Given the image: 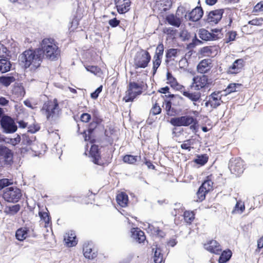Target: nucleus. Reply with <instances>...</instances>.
Wrapping results in <instances>:
<instances>
[{"label": "nucleus", "instance_id": "nucleus-41", "mask_svg": "<svg viewBox=\"0 0 263 263\" xmlns=\"http://www.w3.org/2000/svg\"><path fill=\"white\" fill-rule=\"evenodd\" d=\"M21 140V137L19 135H17V137L14 138H4V142L7 143L11 144L12 145L15 146L20 142Z\"/></svg>", "mask_w": 263, "mask_h": 263}, {"label": "nucleus", "instance_id": "nucleus-44", "mask_svg": "<svg viewBox=\"0 0 263 263\" xmlns=\"http://www.w3.org/2000/svg\"><path fill=\"white\" fill-rule=\"evenodd\" d=\"M212 49L213 47L211 46H206L202 48L201 49V53L204 55L206 57L213 56L212 55Z\"/></svg>", "mask_w": 263, "mask_h": 263}, {"label": "nucleus", "instance_id": "nucleus-24", "mask_svg": "<svg viewBox=\"0 0 263 263\" xmlns=\"http://www.w3.org/2000/svg\"><path fill=\"white\" fill-rule=\"evenodd\" d=\"M116 200L121 206L125 207L128 202V196L125 193L121 192L117 195Z\"/></svg>", "mask_w": 263, "mask_h": 263}, {"label": "nucleus", "instance_id": "nucleus-35", "mask_svg": "<svg viewBox=\"0 0 263 263\" xmlns=\"http://www.w3.org/2000/svg\"><path fill=\"white\" fill-rule=\"evenodd\" d=\"M245 209V204L241 201H238L237 202L234 209L233 211V213H238L241 214Z\"/></svg>", "mask_w": 263, "mask_h": 263}, {"label": "nucleus", "instance_id": "nucleus-52", "mask_svg": "<svg viewBox=\"0 0 263 263\" xmlns=\"http://www.w3.org/2000/svg\"><path fill=\"white\" fill-rule=\"evenodd\" d=\"M191 144H192L191 140H187L184 141V142L181 145V147L182 149L190 151Z\"/></svg>", "mask_w": 263, "mask_h": 263}, {"label": "nucleus", "instance_id": "nucleus-61", "mask_svg": "<svg viewBox=\"0 0 263 263\" xmlns=\"http://www.w3.org/2000/svg\"><path fill=\"white\" fill-rule=\"evenodd\" d=\"M172 103L170 101L166 102L164 104V108L167 111V114L169 115V111H170V109L171 108Z\"/></svg>", "mask_w": 263, "mask_h": 263}, {"label": "nucleus", "instance_id": "nucleus-39", "mask_svg": "<svg viewBox=\"0 0 263 263\" xmlns=\"http://www.w3.org/2000/svg\"><path fill=\"white\" fill-rule=\"evenodd\" d=\"M39 215L41 219L45 222V227H47L50 222V218L48 213L46 212L40 211Z\"/></svg>", "mask_w": 263, "mask_h": 263}, {"label": "nucleus", "instance_id": "nucleus-19", "mask_svg": "<svg viewBox=\"0 0 263 263\" xmlns=\"http://www.w3.org/2000/svg\"><path fill=\"white\" fill-rule=\"evenodd\" d=\"M132 237L139 243H142L146 239L144 233L138 228H133L131 230Z\"/></svg>", "mask_w": 263, "mask_h": 263}, {"label": "nucleus", "instance_id": "nucleus-21", "mask_svg": "<svg viewBox=\"0 0 263 263\" xmlns=\"http://www.w3.org/2000/svg\"><path fill=\"white\" fill-rule=\"evenodd\" d=\"M183 95L193 101L195 105V102L199 101L201 98V93L199 91H183Z\"/></svg>", "mask_w": 263, "mask_h": 263}, {"label": "nucleus", "instance_id": "nucleus-55", "mask_svg": "<svg viewBox=\"0 0 263 263\" xmlns=\"http://www.w3.org/2000/svg\"><path fill=\"white\" fill-rule=\"evenodd\" d=\"M102 90V86L99 87L93 92L91 93V97L93 99H97L99 96V94L101 92Z\"/></svg>", "mask_w": 263, "mask_h": 263}, {"label": "nucleus", "instance_id": "nucleus-50", "mask_svg": "<svg viewBox=\"0 0 263 263\" xmlns=\"http://www.w3.org/2000/svg\"><path fill=\"white\" fill-rule=\"evenodd\" d=\"M161 111V109L160 106L157 105V103H155L153 107L152 108L150 114H152L153 115H156L159 114Z\"/></svg>", "mask_w": 263, "mask_h": 263}, {"label": "nucleus", "instance_id": "nucleus-59", "mask_svg": "<svg viewBox=\"0 0 263 263\" xmlns=\"http://www.w3.org/2000/svg\"><path fill=\"white\" fill-rule=\"evenodd\" d=\"M109 24L112 27H117L120 23V21L117 20L116 18L110 20L108 22Z\"/></svg>", "mask_w": 263, "mask_h": 263}, {"label": "nucleus", "instance_id": "nucleus-15", "mask_svg": "<svg viewBox=\"0 0 263 263\" xmlns=\"http://www.w3.org/2000/svg\"><path fill=\"white\" fill-rule=\"evenodd\" d=\"M203 15V11L201 7H197L187 15L185 14L186 19L196 22L199 20Z\"/></svg>", "mask_w": 263, "mask_h": 263}, {"label": "nucleus", "instance_id": "nucleus-43", "mask_svg": "<svg viewBox=\"0 0 263 263\" xmlns=\"http://www.w3.org/2000/svg\"><path fill=\"white\" fill-rule=\"evenodd\" d=\"M184 218L187 223H191L194 219V214L193 212L185 211L184 213Z\"/></svg>", "mask_w": 263, "mask_h": 263}, {"label": "nucleus", "instance_id": "nucleus-2", "mask_svg": "<svg viewBox=\"0 0 263 263\" xmlns=\"http://www.w3.org/2000/svg\"><path fill=\"white\" fill-rule=\"evenodd\" d=\"M19 60L24 64L25 68L30 67L32 70L39 67L42 62L39 50H26L20 56Z\"/></svg>", "mask_w": 263, "mask_h": 263}, {"label": "nucleus", "instance_id": "nucleus-64", "mask_svg": "<svg viewBox=\"0 0 263 263\" xmlns=\"http://www.w3.org/2000/svg\"><path fill=\"white\" fill-rule=\"evenodd\" d=\"M164 33L167 34H174L175 32L174 30L172 28H165L163 29Z\"/></svg>", "mask_w": 263, "mask_h": 263}, {"label": "nucleus", "instance_id": "nucleus-11", "mask_svg": "<svg viewBox=\"0 0 263 263\" xmlns=\"http://www.w3.org/2000/svg\"><path fill=\"white\" fill-rule=\"evenodd\" d=\"M243 162L240 159L231 160L229 164V168L232 173L236 176L241 174L244 170Z\"/></svg>", "mask_w": 263, "mask_h": 263}, {"label": "nucleus", "instance_id": "nucleus-45", "mask_svg": "<svg viewBox=\"0 0 263 263\" xmlns=\"http://www.w3.org/2000/svg\"><path fill=\"white\" fill-rule=\"evenodd\" d=\"M179 50L177 49H170L167 50L166 53V57L168 59H171L173 57H176Z\"/></svg>", "mask_w": 263, "mask_h": 263}, {"label": "nucleus", "instance_id": "nucleus-6", "mask_svg": "<svg viewBox=\"0 0 263 263\" xmlns=\"http://www.w3.org/2000/svg\"><path fill=\"white\" fill-rule=\"evenodd\" d=\"M212 81L205 74L197 76L193 79L192 86L196 90L208 88L212 84Z\"/></svg>", "mask_w": 263, "mask_h": 263}, {"label": "nucleus", "instance_id": "nucleus-54", "mask_svg": "<svg viewBox=\"0 0 263 263\" xmlns=\"http://www.w3.org/2000/svg\"><path fill=\"white\" fill-rule=\"evenodd\" d=\"M253 11L255 12L263 11V1L257 3L255 6Z\"/></svg>", "mask_w": 263, "mask_h": 263}, {"label": "nucleus", "instance_id": "nucleus-42", "mask_svg": "<svg viewBox=\"0 0 263 263\" xmlns=\"http://www.w3.org/2000/svg\"><path fill=\"white\" fill-rule=\"evenodd\" d=\"M139 158V157L134 156L130 155H126L123 157V161L125 163L134 164L137 161L138 159Z\"/></svg>", "mask_w": 263, "mask_h": 263}, {"label": "nucleus", "instance_id": "nucleus-58", "mask_svg": "<svg viewBox=\"0 0 263 263\" xmlns=\"http://www.w3.org/2000/svg\"><path fill=\"white\" fill-rule=\"evenodd\" d=\"M179 67L181 68H184L188 66V62L185 58L181 59L179 62Z\"/></svg>", "mask_w": 263, "mask_h": 263}, {"label": "nucleus", "instance_id": "nucleus-16", "mask_svg": "<svg viewBox=\"0 0 263 263\" xmlns=\"http://www.w3.org/2000/svg\"><path fill=\"white\" fill-rule=\"evenodd\" d=\"M119 13L123 14L129 10L130 2L129 0H115Z\"/></svg>", "mask_w": 263, "mask_h": 263}, {"label": "nucleus", "instance_id": "nucleus-53", "mask_svg": "<svg viewBox=\"0 0 263 263\" xmlns=\"http://www.w3.org/2000/svg\"><path fill=\"white\" fill-rule=\"evenodd\" d=\"M147 229L148 232H151L153 235H155L156 234H159V228L153 225L148 224Z\"/></svg>", "mask_w": 263, "mask_h": 263}, {"label": "nucleus", "instance_id": "nucleus-38", "mask_svg": "<svg viewBox=\"0 0 263 263\" xmlns=\"http://www.w3.org/2000/svg\"><path fill=\"white\" fill-rule=\"evenodd\" d=\"M163 260V256L161 250L159 248H156L154 255V261L155 263H161Z\"/></svg>", "mask_w": 263, "mask_h": 263}, {"label": "nucleus", "instance_id": "nucleus-31", "mask_svg": "<svg viewBox=\"0 0 263 263\" xmlns=\"http://www.w3.org/2000/svg\"><path fill=\"white\" fill-rule=\"evenodd\" d=\"M22 137H23V142H22L24 144L31 145V149L32 150L34 151L35 152L38 153L39 154L41 153V152L39 151L36 150V149L35 148V143L34 141L33 142L32 141V140H30L29 139V138L27 136H26V135H23L22 136Z\"/></svg>", "mask_w": 263, "mask_h": 263}, {"label": "nucleus", "instance_id": "nucleus-30", "mask_svg": "<svg viewBox=\"0 0 263 263\" xmlns=\"http://www.w3.org/2000/svg\"><path fill=\"white\" fill-rule=\"evenodd\" d=\"M20 208L21 206L19 204L7 206L5 209V212L7 214L14 215L20 211Z\"/></svg>", "mask_w": 263, "mask_h": 263}, {"label": "nucleus", "instance_id": "nucleus-4", "mask_svg": "<svg viewBox=\"0 0 263 263\" xmlns=\"http://www.w3.org/2000/svg\"><path fill=\"white\" fill-rule=\"evenodd\" d=\"M151 56L149 52L145 50L137 52L134 58V66L135 68H144L150 62Z\"/></svg>", "mask_w": 263, "mask_h": 263}, {"label": "nucleus", "instance_id": "nucleus-33", "mask_svg": "<svg viewBox=\"0 0 263 263\" xmlns=\"http://www.w3.org/2000/svg\"><path fill=\"white\" fill-rule=\"evenodd\" d=\"M164 49V47L163 44H159L156 48V52L155 53L154 58L162 59Z\"/></svg>", "mask_w": 263, "mask_h": 263}, {"label": "nucleus", "instance_id": "nucleus-18", "mask_svg": "<svg viewBox=\"0 0 263 263\" xmlns=\"http://www.w3.org/2000/svg\"><path fill=\"white\" fill-rule=\"evenodd\" d=\"M223 13V9H217L211 11L208 15V22L217 24L221 19Z\"/></svg>", "mask_w": 263, "mask_h": 263}, {"label": "nucleus", "instance_id": "nucleus-34", "mask_svg": "<svg viewBox=\"0 0 263 263\" xmlns=\"http://www.w3.org/2000/svg\"><path fill=\"white\" fill-rule=\"evenodd\" d=\"M213 182L209 179V177H208V179L205 180L200 187L201 188V190L202 189L204 191H206V192H209L213 187Z\"/></svg>", "mask_w": 263, "mask_h": 263}, {"label": "nucleus", "instance_id": "nucleus-7", "mask_svg": "<svg viewBox=\"0 0 263 263\" xmlns=\"http://www.w3.org/2000/svg\"><path fill=\"white\" fill-rule=\"evenodd\" d=\"M22 196L21 190L16 187L11 186L7 188L3 194L5 200L9 202H17Z\"/></svg>", "mask_w": 263, "mask_h": 263}, {"label": "nucleus", "instance_id": "nucleus-25", "mask_svg": "<svg viewBox=\"0 0 263 263\" xmlns=\"http://www.w3.org/2000/svg\"><path fill=\"white\" fill-rule=\"evenodd\" d=\"M29 230L27 228H21L15 233L16 238L19 241H23L28 236Z\"/></svg>", "mask_w": 263, "mask_h": 263}, {"label": "nucleus", "instance_id": "nucleus-32", "mask_svg": "<svg viewBox=\"0 0 263 263\" xmlns=\"http://www.w3.org/2000/svg\"><path fill=\"white\" fill-rule=\"evenodd\" d=\"M232 255L231 251H224L219 258V263H225L230 259Z\"/></svg>", "mask_w": 263, "mask_h": 263}, {"label": "nucleus", "instance_id": "nucleus-27", "mask_svg": "<svg viewBox=\"0 0 263 263\" xmlns=\"http://www.w3.org/2000/svg\"><path fill=\"white\" fill-rule=\"evenodd\" d=\"M83 254L86 258L93 259L96 256L95 252H92V248L89 244H85L83 247Z\"/></svg>", "mask_w": 263, "mask_h": 263}, {"label": "nucleus", "instance_id": "nucleus-51", "mask_svg": "<svg viewBox=\"0 0 263 263\" xmlns=\"http://www.w3.org/2000/svg\"><path fill=\"white\" fill-rule=\"evenodd\" d=\"M208 192L206 191L203 190V189L201 190V188L199 187L198 192L197 193V195L199 201H202L205 198V194Z\"/></svg>", "mask_w": 263, "mask_h": 263}, {"label": "nucleus", "instance_id": "nucleus-1", "mask_svg": "<svg viewBox=\"0 0 263 263\" xmlns=\"http://www.w3.org/2000/svg\"><path fill=\"white\" fill-rule=\"evenodd\" d=\"M42 114L46 117L47 120L53 123L60 117L62 110L56 99L45 102L41 109Z\"/></svg>", "mask_w": 263, "mask_h": 263}, {"label": "nucleus", "instance_id": "nucleus-8", "mask_svg": "<svg viewBox=\"0 0 263 263\" xmlns=\"http://www.w3.org/2000/svg\"><path fill=\"white\" fill-rule=\"evenodd\" d=\"M1 125L4 132L7 134L13 133L17 128L14 120L8 116H3L2 117Z\"/></svg>", "mask_w": 263, "mask_h": 263}, {"label": "nucleus", "instance_id": "nucleus-28", "mask_svg": "<svg viewBox=\"0 0 263 263\" xmlns=\"http://www.w3.org/2000/svg\"><path fill=\"white\" fill-rule=\"evenodd\" d=\"M11 68L10 62L7 59L0 60V72L5 73L10 70Z\"/></svg>", "mask_w": 263, "mask_h": 263}, {"label": "nucleus", "instance_id": "nucleus-49", "mask_svg": "<svg viewBox=\"0 0 263 263\" xmlns=\"http://www.w3.org/2000/svg\"><path fill=\"white\" fill-rule=\"evenodd\" d=\"M161 63V59H157L155 58H153V73L155 74Z\"/></svg>", "mask_w": 263, "mask_h": 263}, {"label": "nucleus", "instance_id": "nucleus-48", "mask_svg": "<svg viewBox=\"0 0 263 263\" xmlns=\"http://www.w3.org/2000/svg\"><path fill=\"white\" fill-rule=\"evenodd\" d=\"M240 84L236 83H231L227 87L226 91L228 93H231L236 91V88L239 87Z\"/></svg>", "mask_w": 263, "mask_h": 263}, {"label": "nucleus", "instance_id": "nucleus-57", "mask_svg": "<svg viewBox=\"0 0 263 263\" xmlns=\"http://www.w3.org/2000/svg\"><path fill=\"white\" fill-rule=\"evenodd\" d=\"M263 20L261 18H255L253 19L249 22V24L252 25L259 26L261 24V22Z\"/></svg>", "mask_w": 263, "mask_h": 263}, {"label": "nucleus", "instance_id": "nucleus-29", "mask_svg": "<svg viewBox=\"0 0 263 263\" xmlns=\"http://www.w3.org/2000/svg\"><path fill=\"white\" fill-rule=\"evenodd\" d=\"M90 155L93 158V162L96 164H99V155L98 146L96 145L91 146L90 149Z\"/></svg>", "mask_w": 263, "mask_h": 263}, {"label": "nucleus", "instance_id": "nucleus-3", "mask_svg": "<svg viewBox=\"0 0 263 263\" xmlns=\"http://www.w3.org/2000/svg\"><path fill=\"white\" fill-rule=\"evenodd\" d=\"M41 46L43 53L47 59L54 61L60 57V50L53 39H44Z\"/></svg>", "mask_w": 263, "mask_h": 263}, {"label": "nucleus", "instance_id": "nucleus-20", "mask_svg": "<svg viewBox=\"0 0 263 263\" xmlns=\"http://www.w3.org/2000/svg\"><path fill=\"white\" fill-rule=\"evenodd\" d=\"M0 155L4 159L7 164H10L12 161L13 154L11 151L6 147H0Z\"/></svg>", "mask_w": 263, "mask_h": 263}, {"label": "nucleus", "instance_id": "nucleus-9", "mask_svg": "<svg viewBox=\"0 0 263 263\" xmlns=\"http://www.w3.org/2000/svg\"><path fill=\"white\" fill-rule=\"evenodd\" d=\"M195 119L190 116L173 118L170 120L172 125L175 126H187L195 122Z\"/></svg>", "mask_w": 263, "mask_h": 263}, {"label": "nucleus", "instance_id": "nucleus-13", "mask_svg": "<svg viewBox=\"0 0 263 263\" xmlns=\"http://www.w3.org/2000/svg\"><path fill=\"white\" fill-rule=\"evenodd\" d=\"M213 67L212 61L211 59L201 60L197 66V71L200 73H208Z\"/></svg>", "mask_w": 263, "mask_h": 263}, {"label": "nucleus", "instance_id": "nucleus-17", "mask_svg": "<svg viewBox=\"0 0 263 263\" xmlns=\"http://www.w3.org/2000/svg\"><path fill=\"white\" fill-rule=\"evenodd\" d=\"M244 66V61L242 59H238L234 62L228 69V72L231 74H236L239 72Z\"/></svg>", "mask_w": 263, "mask_h": 263}, {"label": "nucleus", "instance_id": "nucleus-26", "mask_svg": "<svg viewBox=\"0 0 263 263\" xmlns=\"http://www.w3.org/2000/svg\"><path fill=\"white\" fill-rule=\"evenodd\" d=\"M76 236L74 233L72 232L70 233H68L64 237V241L67 244V246L71 247L77 245V241L76 240Z\"/></svg>", "mask_w": 263, "mask_h": 263}, {"label": "nucleus", "instance_id": "nucleus-56", "mask_svg": "<svg viewBox=\"0 0 263 263\" xmlns=\"http://www.w3.org/2000/svg\"><path fill=\"white\" fill-rule=\"evenodd\" d=\"M91 118V116L87 113H84L81 116V120L83 122H88Z\"/></svg>", "mask_w": 263, "mask_h": 263}, {"label": "nucleus", "instance_id": "nucleus-12", "mask_svg": "<svg viewBox=\"0 0 263 263\" xmlns=\"http://www.w3.org/2000/svg\"><path fill=\"white\" fill-rule=\"evenodd\" d=\"M222 102L220 93L219 92H214L209 97V100L205 103V105L206 107L210 105L211 107L216 108Z\"/></svg>", "mask_w": 263, "mask_h": 263}, {"label": "nucleus", "instance_id": "nucleus-22", "mask_svg": "<svg viewBox=\"0 0 263 263\" xmlns=\"http://www.w3.org/2000/svg\"><path fill=\"white\" fill-rule=\"evenodd\" d=\"M171 0H160L157 1L156 6L161 12L165 11L169 9L172 6Z\"/></svg>", "mask_w": 263, "mask_h": 263}, {"label": "nucleus", "instance_id": "nucleus-40", "mask_svg": "<svg viewBox=\"0 0 263 263\" xmlns=\"http://www.w3.org/2000/svg\"><path fill=\"white\" fill-rule=\"evenodd\" d=\"M167 83L170 84L172 87L176 88L178 86V83L175 78L173 77L172 74L170 72L167 73Z\"/></svg>", "mask_w": 263, "mask_h": 263}, {"label": "nucleus", "instance_id": "nucleus-37", "mask_svg": "<svg viewBox=\"0 0 263 263\" xmlns=\"http://www.w3.org/2000/svg\"><path fill=\"white\" fill-rule=\"evenodd\" d=\"M14 81L13 77H1L0 83L5 86H9L11 83Z\"/></svg>", "mask_w": 263, "mask_h": 263}, {"label": "nucleus", "instance_id": "nucleus-60", "mask_svg": "<svg viewBox=\"0 0 263 263\" xmlns=\"http://www.w3.org/2000/svg\"><path fill=\"white\" fill-rule=\"evenodd\" d=\"M7 51V48L3 44H0V58L4 57Z\"/></svg>", "mask_w": 263, "mask_h": 263}, {"label": "nucleus", "instance_id": "nucleus-10", "mask_svg": "<svg viewBox=\"0 0 263 263\" xmlns=\"http://www.w3.org/2000/svg\"><path fill=\"white\" fill-rule=\"evenodd\" d=\"M220 33V31L218 29L212 30V32L204 29L199 30V37L204 41L216 40L219 37L218 35Z\"/></svg>", "mask_w": 263, "mask_h": 263}, {"label": "nucleus", "instance_id": "nucleus-23", "mask_svg": "<svg viewBox=\"0 0 263 263\" xmlns=\"http://www.w3.org/2000/svg\"><path fill=\"white\" fill-rule=\"evenodd\" d=\"M166 20L170 25L176 27H179L181 23L180 18L173 14L167 15L166 17Z\"/></svg>", "mask_w": 263, "mask_h": 263}, {"label": "nucleus", "instance_id": "nucleus-36", "mask_svg": "<svg viewBox=\"0 0 263 263\" xmlns=\"http://www.w3.org/2000/svg\"><path fill=\"white\" fill-rule=\"evenodd\" d=\"M85 68L87 71H89L96 76H100L102 73L101 69L97 66H87L85 67Z\"/></svg>", "mask_w": 263, "mask_h": 263}, {"label": "nucleus", "instance_id": "nucleus-14", "mask_svg": "<svg viewBox=\"0 0 263 263\" xmlns=\"http://www.w3.org/2000/svg\"><path fill=\"white\" fill-rule=\"evenodd\" d=\"M204 246L205 250L216 254H219L222 251L219 243L214 240L208 241Z\"/></svg>", "mask_w": 263, "mask_h": 263}, {"label": "nucleus", "instance_id": "nucleus-62", "mask_svg": "<svg viewBox=\"0 0 263 263\" xmlns=\"http://www.w3.org/2000/svg\"><path fill=\"white\" fill-rule=\"evenodd\" d=\"M40 129V127L37 125H34L33 128L32 126L29 127L28 132L31 133H34L38 131Z\"/></svg>", "mask_w": 263, "mask_h": 263}, {"label": "nucleus", "instance_id": "nucleus-63", "mask_svg": "<svg viewBox=\"0 0 263 263\" xmlns=\"http://www.w3.org/2000/svg\"><path fill=\"white\" fill-rule=\"evenodd\" d=\"M207 160L204 159L203 157L202 158H200L199 157L198 159H196L195 162L198 163L201 165L204 164L206 162Z\"/></svg>", "mask_w": 263, "mask_h": 263}, {"label": "nucleus", "instance_id": "nucleus-47", "mask_svg": "<svg viewBox=\"0 0 263 263\" xmlns=\"http://www.w3.org/2000/svg\"><path fill=\"white\" fill-rule=\"evenodd\" d=\"M12 184V182L7 178L0 179V191L4 187Z\"/></svg>", "mask_w": 263, "mask_h": 263}, {"label": "nucleus", "instance_id": "nucleus-46", "mask_svg": "<svg viewBox=\"0 0 263 263\" xmlns=\"http://www.w3.org/2000/svg\"><path fill=\"white\" fill-rule=\"evenodd\" d=\"M237 33L235 31H229L226 35V42L229 43L235 40Z\"/></svg>", "mask_w": 263, "mask_h": 263}, {"label": "nucleus", "instance_id": "nucleus-5", "mask_svg": "<svg viewBox=\"0 0 263 263\" xmlns=\"http://www.w3.org/2000/svg\"><path fill=\"white\" fill-rule=\"evenodd\" d=\"M142 92L141 85L130 81L123 99L126 102L133 101L137 96L140 95Z\"/></svg>", "mask_w": 263, "mask_h": 263}]
</instances>
